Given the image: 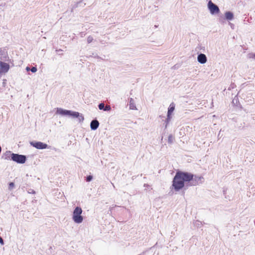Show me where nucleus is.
<instances>
[{
	"label": "nucleus",
	"instance_id": "nucleus-1",
	"mask_svg": "<svg viewBox=\"0 0 255 255\" xmlns=\"http://www.w3.org/2000/svg\"><path fill=\"white\" fill-rule=\"evenodd\" d=\"M202 176H198L193 174L183 171H177L172 181V186L176 191L182 189L185 185V183H190L191 186H196L202 183Z\"/></svg>",
	"mask_w": 255,
	"mask_h": 255
},
{
	"label": "nucleus",
	"instance_id": "nucleus-2",
	"mask_svg": "<svg viewBox=\"0 0 255 255\" xmlns=\"http://www.w3.org/2000/svg\"><path fill=\"white\" fill-rule=\"evenodd\" d=\"M82 209L81 207H77L74 209L73 213L72 219L76 223H81L83 221V218L81 216Z\"/></svg>",
	"mask_w": 255,
	"mask_h": 255
},
{
	"label": "nucleus",
	"instance_id": "nucleus-3",
	"mask_svg": "<svg viewBox=\"0 0 255 255\" xmlns=\"http://www.w3.org/2000/svg\"><path fill=\"white\" fill-rule=\"evenodd\" d=\"M11 159L18 163H24L26 161V156L23 155H20L15 153H12L11 154Z\"/></svg>",
	"mask_w": 255,
	"mask_h": 255
},
{
	"label": "nucleus",
	"instance_id": "nucleus-4",
	"mask_svg": "<svg viewBox=\"0 0 255 255\" xmlns=\"http://www.w3.org/2000/svg\"><path fill=\"white\" fill-rule=\"evenodd\" d=\"M208 8L212 14L218 13L220 9L217 5L213 3L211 1H209L208 4Z\"/></svg>",
	"mask_w": 255,
	"mask_h": 255
},
{
	"label": "nucleus",
	"instance_id": "nucleus-5",
	"mask_svg": "<svg viewBox=\"0 0 255 255\" xmlns=\"http://www.w3.org/2000/svg\"><path fill=\"white\" fill-rule=\"evenodd\" d=\"M30 144L37 149H45L47 147V144L40 141L31 142Z\"/></svg>",
	"mask_w": 255,
	"mask_h": 255
},
{
	"label": "nucleus",
	"instance_id": "nucleus-6",
	"mask_svg": "<svg viewBox=\"0 0 255 255\" xmlns=\"http://www.w3.org/2000/svg\"><path fill=\"white\" fill-rule=\"evenodd\" d=\"M9 69L8 64L0 61V73H5L8 71Z\"/></svg>",
	"mask_w": 255,
	"mask_h": 255
},
{
	"label": "nucleus",
	"instance_id": "nucleus-7",
	"mask_svg": "<svg viewBox=\"0 0 255 255\" xmlns=\"http://www.w3.org/2000/svg\"><path fill=\"white\" fill-rule=\"evenodd\" d=\"M197 59L199 62L201 64H204L207 61V58L205 54H200L198 56Z\"/></svg>",
	"mask_w": 255,
	"mask_h": 255
},
{
	"label": "nucleus",
	"instance_id": "nucleus-8",
	"mask_svg": "<svg viewBox=\"0 0 255 255\" xmlns=\"http://www.w3.org/2000/svg\"><path fill=\"white\" fill-rule=\"evenodd\" d=\"M99 125V122L97 120H93L91 123V128L92 129L95 130L96 129Z\"/></svg>",
	"mask_w": 255,
	"mask_h": 255
},
{
	"label": "nucleus",
	"instance_id": "nucleus-9",
	"mask_svg": "<svg viewBox=\"0 0 255 255\" xmlns=\"http://www.w3.org/2000/svg\"><path fill=\"white\" fill-rule=\"evenodd\" d=\"M174 110V105L173 103H172L170 104L169 108H168V114H167V118L168 119H170V115H171L172 113Z\"/></svg>",
	"mask_w": 255,
	"mask_h": 255
},
{
	"label": "nucleus",
	"instance_id": "nucleus-10",
	"mask_svg": "<svg viewBox=\"0 0 255 255\" xmlns=\"http://www.w3.org/2000/svg\"><path fill=\"white\" fill-rule=\"evenodd\" d=\"M225 17L227 20H232L234 17V15L232 12L227 11L225 13Z\"/></svg>",
	"mask_w": 255,
	"mask_h": 255
},
{
	"label": "nucleus",
	"instance_id": "nucleus-11",
	"mask_svg": "<svg viewBox=\"0 0 255 255\" xmlns=\"http://www.w3.org/2000/svg\"><path fill=\"white\" fill-rule=\"evenodd\" d=\"M58 112L61 115H69V114L70 113V111L68 110H64L62 109H59L58 110Z\"/></svg>",
	"mask_w": 255,
	"mask_h": 255
},
{
	"label": "nucleus",
	"instance_id": "nucleus-12",
	"mask_svg": "<svg viewBox=\"0 0 255 255\" xmlns=\"http://www.w3.org/2000/svg\"><path fill=\"white\" fill-rule=\"evenodd\" d=\"M69 115L75 118H77L79 116V113L77 112H71L70 111V113L69 114Z\"/></svg>",
	"mask_w": 255,
	"mask_h": 255
},
{
	"label": "nucleus",
	"instance_id": "nucleus-13",
	"mask_svg": "<svg viewBox=\"0 0 255 255\" xmlns=\"http://www.w3.org/2000/svg\"><path fill=\"white\" fill-rule=\"evenodd\" d=\"M99 108L100 110H103L104 111L105 105L104 103H101L99 105Z\"/></svg>",
	"mask_w": 255,
	"mask_h": 255
},
{
	"label": "nucleus",
	"instance_id": "nucleus-14",
	"mask_svg": "<svg viewBox=\"0 0 255 255\" xmlns=\"http://www.w3.org/2000/svg\"><path fill=\"white\" fill-rule=\"evenodd\" d=\"M93 40V37L91 36H89L87 38V42L88 43H90L91 42H92V41Z\"/></svg>",
	"mask_w": 255,
	"mask_h": 255
},
{
	"label": "nucleus",
	"instance_id": "nucleus-15",
	"mask_svg": "<svg viewBox=\"0 0 255 255\" xmlns=\"http://www.w3.org/2000/svg\"><path fill=\"white\" fill-rule=\"evenodd\" d=\"M111 109V108L110 105H106V106H105V109H104L105 111H110Z\"/></svg>",
	"mask_w": 255,
	"mask_h": 255
},
{
	"label": "nucleus",
	"instance_id": "nucleus-16",
	"mask_svg": "<svg viewBox=\"0 0 255 255\" xmlns=\"http://www.w3.org/2000/svg\"><path fill=\"white\" fill-rule=\"evenodd\" d=\"M14 186V184L13 182H10L9 183V189L11 190Z\"/></svg>",
	"mask_w": 255,
	"mask_h": 255
},
{
	"label": "nucleus",
	"instance_id": "nucleus-17",
	"mask_svg": "<svg viewBox=\"0 0 255 255\" xmlns=\"http://www.w3.org/2000/svg\"><path fill=\"white\" fill-rule=\"evenodd\" d=\"M173 136L172 135H170L169 136H168V141L170 143H172V141H173Z\"/></svg>",
	"mask_w": 255,
	"mask_h": 255
},
{
	"label": "nucleus",
	"instance_id": "nucleus-18",
	"mask_svg": "<svg viewBox=\"0 0 255 255\" xmlns=\"http://www.w3.org/2000/svg\"><path fill=\"white\" fill-rule=\"evenodd\" d=\"M92 178H93V177L91 175H89L87 177L86 180H87V181L89 182L92 179Z\"/></svg>",
	"mask_w": 255,
	"mask_h": 255
},
{
	"label": "nucleus",
	"instance_id": "nucleus-19",
	"mask_svg": "<svg viewBox=\"0 0 255 255\" xmlns=\"http://www.w3.org/2000/svg\"><path fill=\"white\" fill-rule=\"evenodd\" d=\"M31 71L33 73H34L35 72H36L37 71V68L35 67H33L31 69Z\"/></svg>",
	"mask_w": 255,
	"mask_h": 255
}]
</instances>
